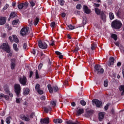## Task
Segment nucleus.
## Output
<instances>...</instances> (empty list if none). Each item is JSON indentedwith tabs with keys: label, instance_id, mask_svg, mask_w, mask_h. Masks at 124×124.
Here are the masks:
<instances>
[{
	"label": "nucleus",
	"instance_id": "obj_3",
	"mask_svg": "<svg viewBox=\"0 0 124 124\" xmlns=\"http://www.w3.org/2000/svg\"><path fill=\"white\" fill-rule=\"evenodd\" d=\"M0 49H2L3 51L7 53H10L11 49H10V46L7 43H4L1 46H0Z\"/></svg>",
	"mask_w": 124,
	"mask_h": 124
},
{
	"label": "nucleus",
	"instance_id": "obj_11",
	"mask_svg": "<svg viewBox=\"0 0 124 124\" xmlns=\"http://www.w3.org/2000/svg\"><path fill=\"white\" fill-rule=\"evenodd\" d=\"M20 118L21 119V120L25 121V122H30V121H31L30 117L28 115L26 116V115H25V114H22L20 116Z\"/></svg>",
	"mask_w": 124,
	"mask_h": 124
},
{
	"label": "nucleus",
	"instance_id": "obj_56",
	"mask_svg": "<svg viewBox=\"0 0 124 124\" xmlns=\"http://www.w3.org/2000/svg\"><path fill=\"white\" fill-rule=\"evenodd\" d=\"M108 108H109V105L108 104L105 106L104 109L105 110H108Z\"/></svg>",
	"mask_w": 124,
	"mask_h": 124
},
{
	"label": "nucleus",
	"instance_id": "obj_31",
	"mask_svg": "<svg viewBox=\"0 0 124 124\" xmlns=\"http://www.w3.org/2000/svg\"><path fill=\"white\" fill-rule=\"evenodd\" d=\"M13 49L15 50V51H16V52H18V51H19V48L17 47V44H13Z\"/></svg>",
	"mask_w": 124,
	"mask_h": 124
},
{
	"label": "nucleus",
	"instance_id": "obj_33",
	"mask_svg": "<svg viewBox=\"0 0 124 124\" xmlns=\"http://www.w3.org/2000/svg\"><path fill=\"white\" fill-rule=\"evenodd\" d=\"M66 123L67 124H79V122H78L77 123H76L75 122H73L71 120L67 121Z\"/></svg>",
	"mask_w": 124,
	"mask_h": 124
},
{
	"label": "nucleus",
	"instance_id": "obj_48",
	"mask_svg": "<svg viewBox=\"0 0 124 124\" xmlns=\"http://www.w3.org/2000/svg\"><path fill=\"white\" fill-rule=\"evenodd\" d=\"M39 94H43L44 92L43 91L40 89V90H38L37 91Z\"/></svg>",
	"mask_w": 124,
	"mask_h": 124
},
{
	"label": "nucleus",
	"instance_id": "obj_54",
	"mask_svg": "<svg viewBox=\"0 0 124 124\" xmlns=\"http://www.w3.org/2000/svg\"><path fill=\"white\" fill-rule=\"evenodd\" d=\"M4 98H5L6 100H8L9 99V96L7 95H4Z\"/></svg>",
	"mask_w": 124,
	"mask_h": 124
},
{
	"label": "nucleus",
	"instance_id": "obj_12",
	"mask_svg": "<svg viewBox=\"0 0 124 124\" xmlns=\"http://www.w3.org/2000/svg\"><path fill=\"white\" fill-rule=\"evenodd\" d=\"M6 17L0 16V26H3L6 23Z\"/></svg>",
	"mask_w": 124,
	"mask_h": 124
},
{
	"label": "nucleus",
	"instance_id": "obj_47",
	"mask_svg": "<svg viewBox=\"0 0 124 124\" xmlns=\"http://www.w3.org/2000/svg\"><path fill=\"white\" fill-rule=\"evenodd\" d=\"M4 91L6 93H10V91H9V88H5Z\"/></svg>",
	"mask_w": 124,
	"mask_h": 124
},
{
	"label": "nucleus",
	"instance_id": "obj_30",
	"mask_svg": "<svg viewBox=\"0 0 124 124\" xmlns=\"http://www.w3.org/2000/svg\"><path fill=\"white\" fill-rule=\"evenodd\" d=\"M50 104L53 107H55V106H57V101H50Z\"/></svg>",
	"mask_w": 124,
	"mask_h": 124
},
{
	"label": "nucleus",
	"instance_id": "obj_35",
	"mask_svg": "<svg viewBox=\"0 0 124 124\" xmlns=\"http://www.w3.org/2000/svg\"><path fill=\"white\" fill-rule=\"evenodd\" d=\"M109 16L110 20H113V19L115 18V16H114V14H113V13H109Z\"/></svg>",
	"mask_w": 124,
	"mask_h": 124
},
{
	"label": "nucleus",
	"instance_id": "obj_15",
	"mask_svg": "<svg viewBox=\"0 0 124 124\" xmlns=\"http://www.w3.org/2000/svg\"><path fill=\"white\" fill-rule=\"evenodd\" d=\"M40 123L41 124H49V118L41 119Z\"/></svg>",
	"mask_w": 124,
	"mask_h": 124
},
{
	"label": "nucleus",
	"instance_id": "obj_37",
	"mask_svg": "<svg viewBox=\"0 0 124 124\" xmlns=\"http://www.w3.org/2000/svg\"><path fill=\"white\" fill-rule=\"evenodd\" d=\"M97 47L96 44L94 43L93 44L91 45V49L92 51H93L94 50L95 48Z\"/></svg>",
	"mask_w": 124,
	"mask_h": 124
},
{
	"label": "nucleus",
	"instance_id": "obj_10",
	"mask_svg": "<svg viewBox=\"0 0 124 124\" xmlns=\"http://www.w3.org/2000/svg\"><path fill=\"white\" fill-rule=\"evenodd\" d=\"M38 46L41 49H47V47H48L47 44L44 42H42V41H39Z\"/></svg>",
	"mask_w": 124,
	"mask_h": 124
},
{
	"label": "nucleus",
	"instance_id": "obj_63",
	"mask_svg": "<svg viewBox=\"0 0 124 124\" xmlns=\"http://www.w3.org/2000/svg\"><path fill=\"white\" fill-rule=\"evenodd\" d=\"M66 15V14L65 13H62V18H64V17H65Z\"/></svg>",
	"mask_w": 124,
	"mask_h": 124
},
{
	"label": "nucleus",
	"instance_id": "obj_19",
	"mask_svg": "<svg viewBox=\"0 0 124 124\" xmlns=\"http://www.w3.org/2000/svg\"><path fill=\"white\" fill-rule=\"evenodd\" d=\"M85 112L84 108H79L77 110V116H80L81 114H83Z\"/></svg>",
	"mask_w": 124,
	"mask_h": 124
},
{
	"label": "nucleus",
	"instance_id": "obj_21",
	"mask_svg": "<svg viewBox=\"0 0 124 124\" xmlns=\"http://www.w3.org/2000/svg\"><path fill=\"white\" fill-rule=\"evenodd\" d=\"M52 110V108L50 107V106H48L47 107H44V111L46 113H48L49 111H51Z\"/></svg>",
	"mask_w": 124,
	"mask_h": 124
},
{
	"label": "nucleus",
	"instance_id": "obj_4",
	"mask_svg": "<svg viewBox=\"0 0 124 124\" xmlns=\"http://www.w3.org/2000/svg\"><path fill=\"white\" fill-rule=\"evenodd\" d=\"M47 88L50 93H54L59 92V87L57 86H51V84L47 85Z\"/></svg>",
	"mask_w": 124,
	"mask_h": 124
},
{
	"label": "nucleus",
	"instance_id": "obj_26",
	"mask_svg": "<svg viewBox=\"0 0 124 124\" xmlns=\"http://www.w3.org/2000/svg\"><path fill=\"white\" fill-rule=\"evenodd\" d=\"M119 90H120V92H122H122L121 93V95H124V85L120 86L119 87Z\"/></svg>",
	"mask_w": 124,
	"mask_h": 124
},
{
	"label": "nucleus",
	"instance_id": "obj_39",
	"mask_svg": "<svg viewBox=\"0 0 124 124\" xmlns=\"http://www.w3.org/2000/svg\"><path fill=\"white\" fill-rule=\"evenodd\" d=\"M104 86L105 87V88L108 87V80L106 79L104 81Z\"/></svg>",
	"mask_w": 124,
	"mask_h": 124
},
{
	"label": "nucleus",
	"instance_id": "obj_42",
	"mask_svg": "<svg viewBox=\"0 0 124 124\" xmlns=\"http://www.w3.org/2000/svg\"><path fill=\"white\" fill-rule=\"evenodd\" d=\"M35 77L36 79H39V75L38 74V71H37V70H36Z\"/></svg>",
	"mask_w": 124,
	"mask_h": 124
},
{
	"label": "nucleus",
	"instance_id": "obj_7",
	"mask_svg": "<svg viewBox=\"0 0 124 124\" xmlns=\"http://www.w3.org/2000/svg\"><path fill=\"white\" fill-rule=\"evenodd\" d=\"M29 27L23 28L20 31V35L22 36H25L29 33Z\"/></svg>",
	"mask_w": 124,
	"mask_h": 124
},
{
	"label": "nucleus",
	"instance_id": "obj_16",
	"mask_svg": "<svg viewBox=\"0 0 124 124\" xmlns=\"http://www.w3.org/2000/svg\"><path fill=\"white\" fill-rule=\"evenodd\" d=\"M83 11L86 14H90L91 13V10L89 9L88 6L84 5L83 6Z\"/></svg>",
	"mask_w": 124,
	"mask_h": 124
},
{
	"label": "nucleus",
	"instance_id": "obj_57",
	"mask_svg": "<svg viewBox=\"0 0 124 124\" xmlns=\"http://www.w3.org/2000/svg\"><path fill=\"white\" fill-rule=\"evenodd\" d=\"M16 103H20L21 99L20 98H16Z\"/></svg>",
	"mask_w": 124,
	"mask_h": 124
},
{
	"label": "nucleus",
	"instance_id": "obj_34",
	"mask_svg": "<svg viewBox=\"0 0 124 124\" xmlns=\"http://www.w3.org/2000/svg\"><path fill=\"white\" fill-rule=\"evenodd\" d=\"M66 123L67 124H79V122H78L77 123H76L75 122H73L71 120L67 121Z\"/></svg>",
	"mask_w": 124,
	"mask_h": 124
},
{
	"label": "nucleus",
	"instance_id": "obj_13",
	"mask_svg": "<svg viewBox=\"0 0 124 124\" xmlns=\"http://www.w3.org/2000/svg\"><path fill=\"white\" fill-rule=\"evenodd\" d=\"M114 62H115V58H114V57H110L109 58V61L108 63V66H111V65H113V64H114Z\"/></svg>",
	"mask_w": 124,
	"mask_h": 124
},
{
	"label": "nucleus",
	"instance_id": "obj_20",
	"mask_svg": "<svg viewBox=\"0 0 124 124\" xmlns=\"http://www.w3.org/2000/svg\"><path fill=\"white\" fill-rule=\"evenodd\" d=\"M105 115V112H101L99 113V120L101 121L102 119L104 118V115Z\"/></svg>",
	"mask_w": 124,
	"mask_h": 124
},
{
	"label": "nucleus",
	"instance_id": "obj_14",
	"mask_svg": "<svg viewBox=\"0 0 124 124\" xmlns=\"http://www.w3.org/2000/svg\"><path fill=\"white\" fill-rule=\"evenodd\" d=\"M15 62H16V59H15V58L11 60V68L12 70L14 69V68H15V66H16Z\"/></svg>",
	"mask_w": 124,
	"mask_h": 124
},
{
	"label": "nucleus",
	"instance_id": "obj_44",
	"mask_svg": "<svg viewBox=\"0 0 124 124\" xmlns=\"http://www.w3.org/2000/svg\"><path fill=\"white\" fill-rule=\"evenodd\" d=\"M68 28L70 29V30H74L75 29L74 26H72L71 24L68 25Z\"/></svg>",
	"mask_w": 124,
	"mask_h": 124
},
{
	"label": "nucleus",
	"instance_id": "obj_9",
	"mask_svg": "<svg viewBox=\"0 0 124 124\" xmlns=\"http://www.w3.org/2000/svg\"><path fill=\"white\" fill-rule=\"evenodd\" d=\"M93 105H95L98 108H100L102 106V102L97 99H94L92 100Z\"/></svg>",
	"mask_w": 124,
	"mask_h": 124
},
{
	"label": "nucleus",
	"instance_id": "obj_5",
	"mask_svg": "<svg viewBox=\"0 0 124 124\" xmlns=\"http://www.w3.org/2000/svg\"><path fill=\"white\" fill-rule=\"evenodd\" d=\"M18 80L19 81V83L22 85V86H27V85H28V83H27V78H26L25 76L18 78Z\"/></svg>",
	"mask_w": 124,
	"mask_h": 124
},
{
	"label": "nucleus",
	"instance_id": "obj_49",
	"mask_svg": "<svg viewBox=\"0 0 124 124\" xmlns=\"http://www.w3.org/2000/svg\"><path fill=\"white\" fill-rule=\"evenodd\" d=\"M42 66H43V64L40 63L38 66V69H39V70H40V69H41V68H42Z\"/></svg>",
	"mask_w": 124,
	"mask_h": 124
},
{
	"label": "nucleus",
	"instance_id": "obj_53",
	"mask_svg": "<svg viewBox=\"0 0 124 124\" xmlns=\"http://www.w3.org/2000/svg\"><path fill=\"white\" fill-rule=\"evenodd\" d=\"M94 6L95 8L99 7V6H100V4L94 3Z\"/></svg>",
	"mask_w": 124,
	"mask_h": 124
},
{
	"label": "nucleus",
	"instance_id": "obj_50",
	"mask_svg": "<svg viewBox=\"0 0 124 124\" xmlns=\"http://www.w3.org/2000/svg\"><path fill=\"white\" fill-rule=\"evenodd\" d=\"M78 51H79V47H77L75 48V49L73 50V51L75 53H77L78 52Z\"/></svg>",
	"mask_w": 124,
	"mask_h": 124
},
{
	"label": "nucleus",
	"instance_id": "obj_23",
	"mask_svg": "<svg viewBox=\"0 0 124 124\" xmlns=\"http://www.w3.org/2000/svg\"><path fill=\"white\" fill-rule=\"evenodd\" d=\"M13 42H16V43H19V39H18V37H17V36H16V35H13Z\"/></svg>",
	"mask_w": 124,
	"mask_h": 124
},
{
	"label": "nucleus",
	"instance_id": "obj_36",
	"mask_svg": "<svg viewBox=\"0 0 124 124\" xmlns=\"http://www.w3.org/2000/svg\"><path fill=\"white\" fill-rule=\"evenodd\" d=\"M16 16V14L15 12H12L10 15V18H14V17Z\"/></svg>",
	"mask_w": 124,
	"mask_h": 124
},
{
	"label": "nucleus",
	"instance_id": "obj_45",
	"mask_svg": "<svg viewBox=\"0 0 124 124\" xmlns=\"http://www.w3.org/2000/svg\"><path fill=\"white\" fill-rule=\"evenodd\" d=\"M82 7V5H81V4H78L76 6V8L77 9H81V8Z\"/></svg>",
	"mask_w": 124,
	"mask_h": 124
},
{
	"label": "nucleus",
	"instance_id": "obj_40",
	"mask_svg": "<svg viewBox=\"0 0 124 124\" xmlns=\"http://www.w3.org/2000/svg\"><path fill=\"white\" fill-rule=\"evenodd\" d=\"M57 26V24H56L55 23V22H52L50 23V27L51 28H52V29H54V28H55V26Z\"/></svg>",
	"mask_w": 124,
	"mask_h": 124
},
{
	"label": "nucleus",
	"instance_id": "obj_52",
	"mask_svg": "<svg viewBox=\"0 0 124 124\" xmlns=\"http://www.w3.org/2000/svg\"><path fill=\"white\" fill-rule=\"evenodd\" d=\"M8 7H9V5H8V4H6V5L4 6L3 9L4 10H6V9H7Z\"/></svg>",
	"mask_w": 124,
	"mask_h": 124
},
{
	"label": "nucleus",
	"instance_id": "obj_24",
	"mask_svg": "<svg viewBox=\"0 0 124 124\" xmlns=\"http://www.w3.org/2000/svg\"><path fill=\"white\" fill-rule=\"evenodd\" d=\"M94 11L97 15H101V12H102V11H100V9H98V8H94Z\"/></svg>",
	"mask_w": 124,
	"mask_h": 124
},
{
	"label": "nucleus",
	"instance_id": "obj_29",
	"mask_svg": "<svg viewBox=\"0 0 124 124\" xmlns=\"http://www.w3.org/2000/svg\"><path fill=\"white\" fill-rule=\"evenodd\" d=\"M18 23H19V19H15L12 22V25L16 26L18 25Z\"/></svg>",
	"mask_w": 124,
	"mask_h": 124
},
{
	"label": "nucleus",
	"instance_id": "obj_62",
	"mask_svg": "<svg viewBox=\"0 0 124 124\" xmlns=\"http://www.w3.org/2000/svg\"><path fill=\"white\" fill-rule=\"evenodd\" d=\"M55 53L56 54V55H58V56L62 54V53L58 51H55Z\"/></svg>",
	"mask_w": 124,
	"mask_h": 124
},
{
	"label": "nucleus",
	"instance_id": "obj_41",
	"mask_svg": "<svg viewBox=\"0 0 124 124\" xmlns=\"http://www.w3.org/2000/svg\"><path fill=\"white\" fill-rule=\"evenodd\" d=\"M80 103L82 106H85L86 104H87L86 101L83 100L80 101Z\"/></svg>",
	"mask_w": 124,
	"mask_h": 124
},
{
	"label": "nucleus",
	"instance_id": "obj_18",
	"mask_svg": "<svg viewBox=\"0 0 124 124\" xmlns=\"http://www.w3.org/2000/svg\"><path fill=\"white\" fill-rule=\"evenodd\" d=\"M100 15L101 16V19L102 20V21L105 22L106 21V15H105L104 12H101Z\"/></svg>",
	"mask_w": 124,
	"mask_h": 124
},
{
	"label": "nucleus",
	"instance_id": "obj_28",
	"mask_svg": "<svg viewBox=\"0 0 124 124\" xmlns=\"http://www.w3.org/2000/svg\"><path fill=\"white\" fill-rule=\"evenodd\" d=\"M12 118H11V117L9 116L6 118L5 122L7 124H10V123L11 122V120Z\"/></svg>",
	"mask_w": 124,
	"mask_h": 124
},
{
	"label": "nucleus",
	"instance_id": "obj_2",
	"mask_svg": "<svg viewBox=\"0 0 124 124\" xmlns=\"http://www.w3.org/2000/svg\"><path fill=\"white\" fill-rule=\"evenodd\" d=\"M94 72L97 74L100 75V74H103L104 72V69L101 67V66L99 64L95 65L94 67Z\"/></svg>",
	"mask_w": 124,
	"mask_h": 124
},
{
	"label": "nucleus",
	"instance_id": "obj_38",
	"mask_svg": "<svg viewBox=\"0 0 124 124\" xmlns=\"http://www.w3.org/2000/svg\"><path fill=\"white\" fill-rule=\"evenodd\" d=\"M39 22V18L36 17L34 21V26H37Z\"/></svg>",
	"mask_w": 124,
	"mask_h": 124
},
{
	"label": "nucleus",
	"instance_id": "obj_58",
	"mask_svg": "<svg viewBox=\"0 0 124 124\" xmlns=\"http://www.w3.org/2000/svg\"><path fill=\"white\" fill-rule=\"evenodd\" d=\"M33 74V72L32 71H31L30 72V76H29L30 78H31Z\"/></svg>",
	"mask_w": 124,
	"mask_h": 124
},
{
	"label": "nucleus",
	"instance_id": "obj_61",
	"mask_svg": "<svg viewBox=\"0 0 124 124\" xmlns=\"http://www.w3.org/2000/svg\"><path fill=\"white\" fill-rule=\"evenodd\" d=\"M75 14H76V15H80V11H76L75 12Z\"/></svg>",
	"mask_w": 124,
	"mask_h": 124
},
{
	"label": "nucleus",
	"instance_id": "obj_1",
	"mask_svg": "<svg viewBox=\"0 0 124 124\" xmlns=\"http://www.w3.org/2000/svg\"><path fill=\"white\" fill-rule=\"evenodd\" d=\"M111 27L114 30H120L123 27V23L119 20H115L111 23Z\"/></svg>",
	"mask_w": 124,
	"mask_h": 124
},
{
	"label": "nucleus",
	"instance_id": "obj_25",
	"mask_svg": "<svg viewBox=\"0 0 124 124\" xmlns=\"http://www.w3.org/2000/svg\"><path fill=\"white\" fill-rule=\"evenodd\" d=\"M53 122L55 124H62V120L61 119H54Z\"/></svg>",
	"mask_w": 124,
	"mask_h": 124
},
{
	"label": "nucleus",
	"instance_id": "obj_46",
	"mask_svg": "<svg viewBox=\"0 0 124 124\" xmlns=\"http://www.w3.org/2000/svg\"><path fill=\"white\" fill-rule=\"evenodd\" d=\"M6 27L8 31H11V30H12V27L10 26L8 24L7 25Z\"/></svg>",
	"mask_w": 124,
	"mask_h": 124
},
{
	"label": "nucleus",
	"instance_id": "obj_51",
	"mask_svg": "<svg viewBox=\"0 0 124 124\" xmlns=\"http://www.w3.org/2000/svg\"><path fill=\"white\" fill-rule=\"evenodd\" d=\"M30 4L31 5V6H32V7H33V6H34V5H35V3L34 2H33V1H31L30 2Z\"/></svg>",
	"mask_w": 124,
	"mask_h": 124
},
{
	"label": "nucleus",
	"instance_id": "obj_55",
	"mask_svg": "<svg viewBox=\"0 0 124 124\" xmlns=\"http://www.w3.org/2000/svg\"><path fill=\"white\" fill-rule=\"evenodd\" d=\"M33 116H34V112H32L30 116V119H33Z\"/></svg>",
	"mask_w": 124,
	"mask_h": 124
},
{
	"label": "nucleus",
	"instance_id": "obj_8",
	"mask_svg": "<svg viewBox=\"0 0 124 124\" xmlns=\"http://www.w3.org/2000/svg\"><path fill=\"white\" fill-rule=\"evenodd\" d=\"M28 6H29V3L28 2H25L24 3H22L20 4H18L17 5V7L18 9H27L28 8Z\"/></svg>",
	"mask_w": 124,
	"mask_h": 124
},
{
	"label": "nucleus",
	"instance_id": "obj_59",
	"mask_svg": "<svg viewBox=\"0 0 124 124\" xmlns=\"http://www.w3.org/2000/svg\"><path fill=\"white\" fill-rule=\"evenodd\" d=\"M114 44L115 45H116V46H117L118 47H120V44L119 43V42H114Z\"/></svg>",
	"mask_w": 124,
	"mask_h": 124
},
{
	"label": "nucleus",
	"instance_id": "obj_32",
	"mask_svg": "<svg viewBox=\"0 0 124 124\" xmlns=\"http://www.w3.org/2000/svg\"><path fill=\"white\" fill-rule=\"evenodd\" d=\"M35 89L36 92L39 91L40 90V85H39V84H36L35 87Z\"/></svg>",
	"mask_w": 124,
	"mask_h": 124
},
{
	"label": "nucleus",
	"instance_id": "obj_43",
	"mask_svg": "<svg viewBox=\"0 0 124 124\" xmlns=\"http://www.w3.org/2000/svg\"><path fill=\"white\" fill-rule=\"evenodd\" d=\"M58 1H59L61 5H63V4H64V0H58Z\"/></svg>",
	"mask_w": 124,
	"mask_h": 124
},
{
	"label": "nucleus",
	"instance_id": "obj_22",
	"mask_svg": "<svg viewBox=\"0 0 124 124\" xmlns=\"http://www.w3.org/2000/svg\"><path fill=\"white\" fill-rule=\"evenodd\" d=\"M111 38H112L115 40V41H117L118 40V35L117 34L112 33L110 36Z\"/></svg>",
	"mask_w": 124,
	"mask_h": 124
},
{
	"label": "nucleus",
	"instance_id": "obj_6",
	"mask_svg": "<svg viewBox=\"0 0 124 124\" xmlns=\"http://www.w3.org/2000/svg\"><path fill=\"white\" fill-rule=\"evenodd\" d=\"M15 92L17 96L21 93V86L19 84H16L14 85Z\"/></svg>",
	"mask_w": 124,
	"mask_h": 124
},
{
	"label": "nucleus",
	"instance_id": "obj_27",
	"mask_svg": "<svg viewBox=\"0 0 124 124\" xmlns=\"http://www.w3.org/2000/svg\"><path fill=\"white\" fill-rule=\"evenodd\" d=\"M29 93H30V89L28 88L24 89L23 91V94H24V95H27Z\"/></svg>",
	"mask_w": 124,
	"mask_h": 124
},
{
	"label": "nucleus",
	"instance_id": "obj_64",
	"mask_svg": "<svg viewBox=\"0 0 124 124\" xmlns=\"http://www.w3.org/2000/svg\"><path fill=\"white\" fill-rule=\"evenodd\" d=\"M40 99H41V100H45V97L44 96H42L40 97Z\"/></svg>",
	"mask_w": 124,
	"mask_h": 124
},
{
	"label": "nucleus",
	"instance_id": "obj_17",
	"mask_svg": "<svg viewBox=\"0 0 124 124\" xmlns=\"http://www.w3.org/2000/svg\"><path fill=\"white\" fill-rule=\"evenodd\" d=\"M92 115H93V110H88L86 111L84 116L86 118H89V117H90Z\"/></svg>",
	"mask_w": 124,
	"mask_h": 124
},
{
	"label": "nucleus",
	"instance_id": "obj_60",
	"mask_svg": "<svg viewBox=\"0 0 124 124\" xmlns=\"http://www.w3.org/2000/svg\"><path fill=\"white\" fill-rule=\"evenodd\" d=\"M27 43H24V45H23V48L25 50H26V49H27Z\"/></svg>",
	"mask_w": 124,
	"mask_h": 124
}]
</instances>
